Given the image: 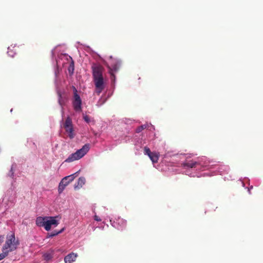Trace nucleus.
Returning a JSON list of instances; mask_svg holds the SVG:
<instances>
[{
  "mask_svg": "<svg viewBox=\"0 0 263 263\" xmlns=\"http://www.w3.org/2000/svg\"><path fill=\"white\" fill-rule=\"evenodd\" d=\"M79 172V171L62 178L58 186V193L59 194H61L65 190V187L75 179L78 176Z\"/></svg>",
  "mask_w": 263,
  "mask_h": 263,
  "instance_id": "9b49d317",
  "label": "nucleus"
},
{
  "mask_svg": "<svg viewBox=\"0 0 263 263\" xmlns=\"http://www.w3.org/2000/svg\"><path fill=\"white\" fill-rule=\"evenodd\" d=\"M106 100V99L104 98L103 97H101L100 99H99V100L98 101L96 104L97 106H98V107L101 106L105 102Z\"/></svg>",
  "mask_w": 263,
  "mask_h": 263,
  "instance_id": "aec40b11",
  "label": "nucleus"
},
{
  "mask_svg": "<svg viewBox=\"0 0 263 263\" xmlns=\"http://www.w3.org/2000/svg\"><path fill=\"white\" fill-rule=\"evenodd\" d=\"M58 94L59 97V103L61 106H62L64 103V101L62 98V95L59 91L58 92Z\"/></svg>",
  "mask_w": 263,
  "mask_h": 263,
  "instance_id": "5701e85b",
  "label": "nucleus"
},
{
  "mask_svg": "<svg viewBox=\"0 0 263 263\" xmlns=\"http://www.w3.org/2000/svg\"><path fill=\"white\" fill-rule=\"evenodd\" d=\"M85 183V179L83 177H80L77 182L74 185V189L75 190H78L81 188L83 185Z\"/></svg>",
  "mask_w": 263,
  "mask_h": 263,
  "instance_id": "dca6fc26",
  "label": "nucleus"
},
{
  "mask_svg": "<svg viewBox=\"0 0 263 263\" xmlns=\"http://www.w3.org/2000/svg\"><path fill=\"white\" fill-rule=\"evenodd\" d=\"M44 257L46 260H49L51 258V255L50 254H45Z\"/></svg>",
  "mask_w": 263,
  "mask_h": 263,
  "instance_id": "393cba45",
  "label": "nucleus"
},
{
  "mask_svg": "<svg viewBox=\"0 0 263 263\" xmlns=\"http://www.w3.org/2000/svg\"><path fill=\"white\" fill-rule=\"evenodd\" d=\"M91 68L95 92L99 95L105 89L106 84L103 75L104 68L101 65L97 64H93Z\"/></svg>",
  "mask_w": 263,
  "mask_h": 263,
  "instance_id": "7ed1b4c3",
  "label": "nucleus"
},
{
  "mask_svg": "<svg viewBox=\"0 0 263 263\" xmlns=\"http://www.w3.org/2000/svg\"><path fill=\"white\" fill-rule=\"evenodd\" d=\"M64 128L68 137L70 139H73L75 136V133L72 120L70 117H68L66 118L64 124Z\"/></svg>",
  "mask_w": 263,
  "mask_h": 263,
  "instance_id": "f8f14e48",
  "label": "nucleus"
},
{
  "mask_svg": "<svg viewBox=\"0 0 263 263\" xmlns=\"http://www.w3.org/2000/svg\"><path fill=\"white\" fill-rule=\"evenodd\" d=\"M72 89L73 91L72 107L76 112H80L82 110V99L76 88L73 86Z\"/></svg>",
  "mask_w": 263,
  "mask_h": 263,
  "instance_id": "1a4fd4ad",
  "label": "nucleus"
},
{
  "mask_svg": "<svg viewBox=\"0 0 263 263\" xmlns=\"http://www.w3.org/2000/svg\"><path fill=\"white\" fill-rule=\"evenodd\" d=\"M241 183H242V185L243 187H245V183L243 181H241Z\"/></svg>",
  "mask_w": 263,
  "mask_h": 263,
  "instance_id": "bb28decb",
  "label": "nucleus"
},
{
  "mask_svg": "<svg viewBox=\"0 0 263 263\" xmlns=\"http://www.w3.org/2000/svg\"><path fill=\"white\" fill-rule=\"evenodd\" d=\"M253 189V186L251 185L250 187L248 188V193L250 194H251V190Z\"/></svg>",
  "mask_w": 263,
  "mask_h": 263,
  "instance_id": "a878e982",
  "label": "nucleus"
},
{
  "mask_svg": "<svg viewBox=\"0 0 263 263\" xmlns=\"http://www.w3.org/2000/svg\"><path fill=\"white\" fill-rule=\"evenodd\" d=\"M61 48V45H58L55 47L51 51L52 58L54 57L55 58L56 55H57L58 57V59L55 58V64L57 67L54 69V74L56 78L58 77V74L59 73L60 70H61L62 68L67 67V65L69 64V63H68L66 61L61 59V58L62 55L67 54L60 53Z\"/></svg>",
  "mask_w": 263,
  "mask_h": 263,
  "instance_id": "39448f33",
  "label": "nucleus"
},
{
  "mask_svg": "<svg viewBox=\"0 0 263 263\" xmlns=\"http://www.w3.org/2000/svg\"><path fill=\"white\" fill-rule=\"evenodd\" d=\"M8 55L11 57H13L14 55L15 54V52L11 49V47H9L8 48Z\"/></svg>",
  "mask_w": 263,
  "mask_h": 263,
  "instance_id": "4be33fe9",
  "label": "nucleus"
},
{
  "mask_svg": "<svg viewBox=\"0 0 263 263\" xmlns=\"http://www.w3.org/2000/svg\"><path fill=\"white\" fill-rule=\"evenodd\" d=\"M7 212H8V211H7V210H6V211L4 212V213H3V214H5V215H7Z\"/></svg>",
  "mask_w": 263,
  "mask_h": 263,
  "instance_id": "c85d7f7f",
  "label": "nucleus"
},
{
  "mask_svg": "<svg viewBox=\"0 0 263 263\" xmlns=\"http://www.w3.org/2000/svg\"><path fill=\"white\" fill-rule=\"evenodd\" d=\"M83 119L86 123H87L88 124L91 123H94L93 120L87 115H84Z\"/></svg>",
  "mask_w": 263,
  "mask_h": 263,
  "instance_id": "6ab92c4d",
  "label": "nucleus"
},
{
  "mask_svg": "<svg viewBox=\"0 0 263 263\" xmlns=\"http://www.w3.org/2000/svg\"><path fill=\"white\" fill-rule=\"evenodd\" d=\"M178 157L186 158L182 164L184 173L190 177H210L219 174L228 173L230 168L228 165L215 164L203 157L196 160L187 159L185 154H180Z\"/></svg>",
  "mask_w": 263,
  "mask_h": 263,
  "instance_id": "f257e3e1",
  "label": "nucleus"
},
{
  "mask_svg": "<svg viewBox=\"0 0 263 263\" xmlns=\"http://www.w3.org/2000/svg\"><path fill=\"white\" fill-rule=\"evenodd\" d=\"M2 251H3V252L0 254V260L4 259L9 254V253L7 251L4 250L3 248H2Z\"/></svg>",
  "mask_w": 263,
  "mask_h": 263,
  "instance_id": "412c9836",
  "label": "nucleus"
},
{
  "mask_svg": "<svg viewBox=\"0 0 263 263\" xmlns=\"http://www.w3.org/2000/svg\"><path fill=\"white\" fill-rule=\"evenodd\" d=\"M64 230V228L62 229L61 230H60L59 231H54L53 232H51L50 233H48V235H47V238H50V237H54L55 236H57L58 234L62 233Z\"/></svg>",
  "mask_w": 263,
  "mask_h": 263,
  "instance_id": "a211bd4d",
  "label": "nucleus"
},
{
  "mask_svg": "<svg viewBox=\"0 0 263 263\" xmlns=\"http://www.w3.org/2000/svg\"><path fill=\"white\" fill-rule=\"evenodd\" d=\"M57 216H39L36 217L35 224L37 227H43L47 231L51 230L52 227H56L59 224Z\"/></svg>",
  "mask_w": 263,
  "mask_h": 263,
  "instance_id": "20e7f679",
  "label": "nucleus"
},
{
  "mask_svg": "<svg viewBox=\"0 0 263 263\" xmlns=\"http://www.w3.org/2000/svg\"><path fill=\"white\" fill-rule=\"evenodd\" d=\"M89 149L90 145L89 144H85L81 148L77 150L75 153L70 154L65 160V162L70 163L80 159L88 152Z\"/></svg>",
  "mask_w": 263,
  "mask_h": 263,
  "instance_id": "0eeeda50",
  "label": "nucleus"
},
{
  "mask_svg": "<svg viewBox=\"0 0 263 263\" xmlns=\"http://www.w3.org/2000/svg\"><path fill=\"white\" fill-rule=\"evenodd\" d=\"M3 236H2V235H0V241L3 239Z\"/></svg>",
  "mask_w": 263,
  "mask_h": 263,
  "instance_id": "cd10ccee",
  "label": "nucleus"
},
{
  "mask_svg": "<svg viewBox=\"0 0 263 263\" xmlns=\"http://www.w3.org/2000/svg\"><path fill=\"white\" fill-rule=\"evenodd\" d=\"M109 69V73L110 74V79L111 81H115V76L114 72H116L119 68L121 65V61L118 59H112L110 57V61L106 64Z\"/></svg>",
  "mask_w": 263,
  "mask_h": 263,
  "instance_id": "9d476101",
  "label": "nucleus"
},
{
  "mask_svg": "<svg viewBox=\"0 0 263 263\" xmlns=\"http://www.w3.org/2000/svg\"><path fill=\"white\" fill-rule=\"evenodd\" d=\"M110 222L113 227L119 230H122L126 227V221L120 217L116 218L114 220L110 219Z\"/></svg>",
  "mask_w": 263,
  "mask_h": 263,
  "instance_id": "ddd939ff",
  "label": "nucleus"
},
{
  "mask_svg": "<svg viewBox=\"0 0 263 263\" xmlns=\"http://www.w3.org/2000/svg\"><path fill=\"white\" fill-rule=\"evenodd\" d=\"M61 58L62 60H64L69 63V64L67 65V67L68 68L69 73L70 75H72L73 73L74 69V62L72 60V58L68 54H63L62 55Z\"/></svg>",
  "mask_w": 263,
  "mask_h": 263,
  "instance_id": "4468645a",
  "label": "nucleus"
},
{
  "mask_svg": "<svg viewBox=\"0 0 263 263\" xmlns=\"http://www.w3.org/2000/svg\"><path fill=\"white\" fill-rule=\"evenodd\" d=\"M93 219L95 221H97V222H99V221H101L102 220H101V218L98 215H97V214L95 213L94 216H93Z\"/></svg>",
  "mask_w": 263,
  "mask_h": 263,
  "instance_id": "b1692460",
  "label": "nucleus"
},
{
  "mask_svg": "<svg viewBox=\"0 0 263 263\" xmlns=\"http://www.w3.org/2000/svg\"><path fill=\"white\" fill-rule=\"evenodd\" d=\"M16 167V165L15 164H13L11 165V168L7 175L9 177H10L12 179L14 178V171H15Z\"/></svg>",
  "mask_w": 263,
  "mask_h": 263,
  "instance_id": "f3484780",
  "label": "nucleus"
},
{
  "mask_svg": "<svg viewBox=\"0 0 263 263\" xmlns=\"http://www.w3.org/2000/svg\"><path fill=\"white\" fill-rule=\"evenodd\" d=\"M145 132V135H143L141 139L137 140L135 145L137 150L136 154H140L142 149L145 155L148 156L153 164L157 163L159 160V154L156 152H152L151 148L155 145L156 134L154 132V127L151 124H145L137 128L136 132L140 133L143 129L149 128Z\"/></svg>",
  "mask_w": 263,
  "mask_h": 263,
  "instance_id": "f03ea898",
  "label": "nucleus"
},
{
  "mask_svg": "<svg viewBox=\"0 0 263 263\" xmlns=\"http://www.w3.org/2000/svg\"><path fill=\"white\" fill-rule=\"evenodd\" d=\"M78 256V255L74 253H71L66 255L64 258L65 263H72L74 261Z\"/></svg>",
  "mask_w": 263,
  "mask_h": 263,
  "instance_id": "2eb2a0df",
  "label": "nucleus"
},
{
  "mask_svg": "<svg viewBox=\"0 0 263 263\" xmlns=\"http://www.w3.org/2000/svg\"><path fill=\"white\" fill-rule=\"evenodd\" d=\"M19 244V241L16 239L14 233H11L7 235L5 243L2 248L9 253L15 250Z\"/></svg>",
  "mask_w": 263,
  "mask_h": 263,
  "instance_id": "423d86ee",
  "label": "nucleus"
},
{
  "mask_svg": "<svg viewBox=\"0 0 263 263\" xmlns=\"http://www.w3.org/2000/svg\"><path fill=\"white\" fill-rule=\"evenodd\" d=\"M15 192L12 189L8 190L2 199V206L6 210L13 205L15 201Z\"/></svg>",
  "mask_w": 263,
  "mask_h": 263,
  "instance_id": "6e6552de",
  "label": "nucleus"
}]
</instances>
